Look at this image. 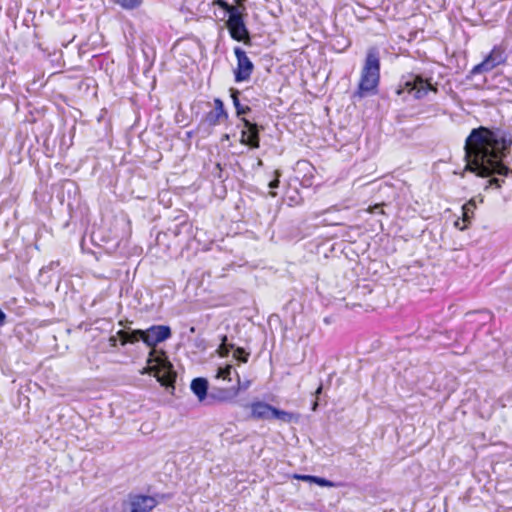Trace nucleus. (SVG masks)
<instances>
[{"mask_svg": "<svg viewBox=\"0 0 512 512\" xmlns=\"http://www.w3.org/2000/svg\"><path fill=\"white\" fill-rule=\"evenodd\" d=\"M512 134L501 127L479 126L473 128L465 140V171L478 177L488 178L492 174L506 175L504 165L510 154Z\"/></svg>", "mask_w": 512, "mask_h": 512, "instance_id": "1", "label": "nucleus"}, {"mask_svg": "<svg viewBox=\"0 0 512 512\" xmlns=\"http://www.w3.org/2000/svg\"><path fill=\"white\" fill-rule=\"evenodd\" d=\"M379 81L380 52L377 47H370L367 50L358 89L353 93V98L362 99L369 94H375L377 92Z\"/></svg>", "mask_w": 512, "mask_h": 512, "instance_id": "2", "label": "nucleus"}, {"mask_svg": "<svg viewBox=\"0 0 512 512\" xmlns=\"http://www.w3.org/2000/svg\"><path fill=\"white\" fill-rule=\"evenodd\" d=\"M216 4L223 9L228 16L226 27L228 28L230 37L237 42L250 44L251 36L245 23V16L247 15L245 13V6L232 5L225 0H217Z\"/></svg>", "mask_w": 512, "mask_h": 512, "instance_id": "3", "label": "nucleus"}, {"mask_svg": "<svg viewBox=\"0 0 512 512\" xmlns=\"http://www.w3.org/2000/svg\"><path fill=\"white\" fill-rule=\"evenodd\" d=\"M147 363L149 365V373H153L161 386L173 393L175 390L177 373L166 354L164 352L161 354L150 352Z\"/></svg>", "mask_w": 512, "mask_h": 512, "instance_id": "4", "label": "nucleus"}, {"mask_svg": "<svg viewBox=\"0 0 512 512\" xmlns=\"http://www.w3.org/2000/svg\"><path fill=\"white\" fill-rule=\"evenodd\" d=\"M429 91L437 92V88L431 83V78H425L420 74L410 73L402 77L396 93L401 95L407 92L408 94H412L415 99H422Z\"/></svg>", "mask_w": 512, "mask_h": 512, "instance_id": "5", "label": "nucleus"}, {"mask_svg": "<svg viewBox=\"0 0 512 512\" xmlns=\"http://www.w3.org/2000/svg\"><path fill=\"white\" fill-rule=\"evenodd\" d=\"M250 407V418L253 420H280L284 423H290L294 419V414L276 408L264 401H255L248 405Z\"/></svg>", "mask_w": 512, "mask_h": 512, "instance_id": "6", "label": "nucleus"}, {"mask_svg": "<svg viewBox=\"0 0 512 512\" xmlns=\"http://www.w3.org/2000/svg\"><path fill=\"white\" fill-rule=\"evenodd\" d=\"M243 129L241 131L240 143L248 146L250 149H258L260 147V132L264 129L254 120L246 117L241 118Z\"/></svg>", "mask_w": 512, "mask_h": 512, "instance_id": "7", "label": "nucleus"}, {"mask_svg": "<svg viewBox=\"0 0 512 512\" xmlns=\"http://www.w3.org/2000/svg\"><path fill=\"white\" fill-rule=\"evenodd\" d=\"M155 507V499L150 495L129 493L123 512H151Z\"/></svg>", "mask_w": 512, "mask_h": 512, "instance_id": "8", "label": "nucleus"}, {"mask_svg": "<svg viewBox=\"0 0 512 512\" xmlns=\"http://www.w3.org/2000/svg\"><path fill=\"white\" fill-rule=\"evenodd\" d=\"M234 54L237 59V67L234 70L235 82L240 83L250 79L254 70V64L247 56L246 52L239 46L234 48Z\"/></svg>", "mask_w": 512, "mask_h": 512, "instance_id": "9", "label": "nucleus"}, {"mask_svg": "<svg viewBox=\"0 0 512 512\" xmlns=\"http://www.w3.org/2000/svg\"><path fill=\"white\" fill-rule=\"evenodd\" d=\"M172 336V330L168 325H152L143 330V343L148 347H155Z\"/></svg>", "mask_w": 512, "mask_h": 512, "instance_id": "10", "label": "nucleus"}, {"mask_svg": "<svg viewBox=\"0 0 512 512\" xmlns=\"http://www.w3.org/2000/svg\"><path fill=\"white\" fill-rule=\"evenodd\" d=\"M236 375H237L238 385L230 387V388H214L209 393V397L206 402V405H213L216 402L224 403V402L233 401L237 397V395L239 394V391L241 389L239 374L236 373Z\"/></svg>", "mask_w": 512, "mask_h": 512, "instance_id": "11", "label": "nucleus"}, {"mask_svg": "<svg viewBox=\"0 0 512 512\" xmlns=\"http://www.w3.org/2000/svg\"><path fill=\"white\" fill-rule=\"evenodd\" d=\"M228 119V112L225 109L224 103L220 98L214 99V110H211L205 114L201 124H207L208 126H216L220 124L222 120Z\"/></svg>", "mask_w": 512, "mask_h": 512, "instance_id": "12", "label": "nucleus"}, {"mask_svg": "<svg viewBox=\"0 0 512 512\" xmlns=\"http://www.w3.org/2000/svg\"><path fill=\"white\" fill-rule=\"evenodd\" d=\"M191 391L195 394L198 401L201 403H204L206 405V402L209 397L208 389H209V382L204 377H197L194 378L191 381L190 384Z\"/></svg>", "mask_w": 512, "mask_h": 512, "instance_id": "13", "label": "nucleus"}, {"mask_svg": "<svg viewBox=\"0 0 512 512\" xmlns=\"http://www.w3.org/2000/svg\"><path fill=\"white\" fill-rule=\"evenodd\" d=\"M507 56L505 50L499 46H495L490 53L484 58V62L491 71L497 66L506 62Z\"/></svg>", "mask_w": 512, "mask_h": 512, "instance_id": "14", "label": "nucleus"}, {"mask_svg": "<svg viewBox=\"0 0 512 512\" xmlns=\"http://www.w3.org/2000/svg\"><path fill=\"white\" fill-rule=\"evenodd\" d=\"M230 97L232 99L234 108L236 110V116L241 120L242 117L250 114L252 109L249 105L242 103L240 99L241 92L236 88L229 89Z\"/></svg>", "mask_w": 512, "mask_h": 512, "instance_id": "15", "label": "nucleus"}, {"mask_svg": "<svg viewBox=\"0 0 512 512\" xmlns=\"http://www.w3.org/2000/svg\"><path fill=\"white\" fill-rule=\"evenodd\" d=\"M476 208L475 202L473 200L468 201L466 204L462 206V222L467 223L468 225L471 222V219L474 215V210Z\"/></svg>", "mask_w": 512, "mask_h": 512, "instance_id": "16", "label": "nucleus"}, {"mask_svg": "<svg viewBox=\"0 0 512 512\" xmlns=\"http://www.w3.org/2000/svg\"><path fill=\"white\" fill-rule=\"evenodd\" d=\"M115 4L119 5L124 10H135L138 9L142 4L143 0H113Z\"/></svg>", "mask_w": 512, "mask_h": 512, "instance_id": "17", "label": "nucleus"}, {"mask_svg": "<svg viewBox=\"0 0 512 512\" xmlns=\"http://www.w3.org/2000/svg\"><path fill=\"white\" fill-rule=\"evenodd\" d=\"M234 346H235L234 344H228L227 336L223 335L221 337V344L217 348V353L219 354L220 357H228L231 350L234 349Z\"/></svg>", "mask_w": 512, "mask_h": 512, "instance_id": "18", "label": "nucleus"}, {"mask_svg": "<svg viewBox=\"0 0 512 512\" xmlns=\"http://www.w3.org/2000/svg\"><path fill=\"white\" fill-rule=\"evenodd\" d=\"M128 338L125 339L126 342L130 344H134L138 341H143V330L142 329H135V330H128Z\"/></svg>", "mask_w": 512, "mask_h": 512, "instance_id": "19", "label": "nucleus"}, {"mask_svg": "<svg viewBox=\"0 0 512 512\" xmlns=\"http://www.w3.org/2000/svg\"><path fill=\"white\" fill-rule=\"evenodd\" d=\"M233 358L236 359L240 363H247L249 359V353L245 351L242 347H234Z\"/></svg>", "mask_w": 512, "mask_h": 512, "instance_id": "20", "label": "nucleus"}, {"mask_svg": "<svg viewBox=\"0 0 512 512\" xmlns=\"http://www.w3.org/2000/svg\"><path fill=\"white\" fill-rule=\"evenodd\" d=\"M311 478L312 479H311L310 483H314L320 487H336L337 486L333 481L328 480L323 477H320V476L312 475Z\"/></svg>", "mask_w": 512, "mask_h": 512, "instance_id": "21", "label": "nucleus"}, {"mask_svg": "<svg viewBox=\"0 0 512 512\" xmlns=\"http://www.w3.org/2000/svg\"><path fill=\"white\" fill-rule=\"evenodd\" d=\"M232 369H233L232 365H226L224 367L218 368L217 378H222L224 380L231 381L230 375H231Z\"/></svg>", "mask_w": 512, "mask_h": 512, "instance_id": "22", "label": "nucleus"}, {"mask_svg": "<svg viewBox=\"0 0 512 512\" xmlns=\"http://www.w3.org/2000/svg\"><path fill=\"white\" fill-rule=\"evenodd\" d=\"M487 72H490V70L488 69L487 65L485 64L484 60L475 65L471 71H470V76H473V75H477V74H482V73H487Z\"/></svg>", "mask_w": 512, "mask_h": 512, "instance_id": "23", "label": "nucleus"}, {"mask_svg": "<svg viewBox=\"0 0 512 512\" xmlns=\"http://www.w3.org/2000/svg\"><path fill=\"white\" fill-rule=\"evenodd\" d=\"M150 497H153L156 502V506L161 503L168 500H171L173 498L172 493H155L154 495H150Z\"/></svg>", "mask_w": 512, "mask_h": 512, "instance_id": "24", "label": "nucleus"}, {"mask_svg": "<svg viewBox=\"0 0 512 512\" xmlns=\"http://www.w3.org/2000/svg\"><path fill=\"white\" fill-rule=\"evenodd\" d=\"M494 174H492L490 177V179L488 180V185L485 187L486 189L491 187V186H494L495 188H500L502 183L504 182V180H501L499 178H495V177H492Z\"/></svg>", "mask_w": 512, "mask_h": 512, "instance_id": "25", "label": "nucleus"}, {"mask_svg": "<svg viewBox=\"0 0 512 512\" xmlns=\"http://www.w3.org/2000/svg\"><path fill=\"white\" fill-rule=\"evenodd\" d=\"M275 175L276 177L271 180L268 184L269 188L270 189H276L279 187V184H280V180H279V177H280V172L279 171H275Z\"/></svg>", "mask_w": 512, "mask_h": 512, "instance_id": "26", "label": "nucleus"}, {"mask_svg": "<svg viewBox=\"0 0 512 512\" xmlns=\"http://www.w3.org/2000/svg\"><path fill=\"white\" fill-rule=\"evenodd\" d=\"M128 330H119L117 332V337L119 338L121 345H126L128 342L125 341L126 338H128Z\"/></svg>", "mask_w": 512, "mask_h": 512, "instance_id": "27", "label": "nucleus"}, {"mask_svg": "<svg viewBox=\"0 0 512 512\" xmlns=\"http://www.w3.org/2000/svg\"><path fill=\"white\" fill-rule=\"evenodd\" d=\"M312 475H307V474H294L293 475V478L294 479H297V480H301V481H304V482H311V478Z\"/></svg>", "mask_w": 512, "mask_h": 512, "instance_id": "28", "label": "nucleus"}, {"mask_svg": "<svg viewBox=\"0 0 512 512\" xmlns=\"http://www.w3.org/2000/svg\"><path fill=\"white\" fill-rule=\"evenodd\" d=\"M455 227L458 228L459 230H465L466 228H468V224L467 223H463L462 222V219H458L455 221L454 223Z\"/></svg>", "mask_w": 512, "mask_h": 512, "instance_id": "29", "label": "nucleus"}, {"mask_svg": "<svg viewBox=\"0 0 512 512\" xmlns=\"http://www.w3.org/2000/svg\"><path fill=\"white\" fill-rule=\"evenodd\" d=\"M214 175L218 178H222V167L220 163H217L215 165V172Z\"/></svg>", "mask_w": 512, "mask_h": 512, "instance_id": "30", "label": "nucleus"}, {"mask_svg": "<svg viewBox=\"0 0 512 512\" xmlns=\"http://www.w3.org/2000/svg\"><path fill=\"white\" fill-rule=\"evenodd\" d=\"M7 320V315L4 313V311L0 308V327L4 326Z\"/></svg>", "mask_w": 512, "mask_h": 512, "instance_id": "31", "label": "nucleus"}, {"mask_svg": "<svg viewBox=\"0 0 512 512\" xmlns=\"http://www.w3.org/2000/svg\"><path fill=\"white\" fill-rule=\"evenodd\" d=\"M188 228H191V224H189V223H181V224L177 227V230L175 231V235H178V233L180 232V230H182V229H188Z\"/></svg>", "mask_w": 512, "mask_h": 512, "instance_id": "32", "label": "nucleus"}, {"mask_svg": "<svg viewBox=\"0 0 512 512\" xmlns=\"http://www.w3.org/2000/svg\"><path fill=\"white\" fill-rule=\"evenodd\" d=\"M371 212L374 213V214H376V213H380V214L384 213L381 205H374L373 207H371Z\"/></svg>", "mask_w": 512, "mask_h": 512, "instance_id": "33", "label": "nucleus"}, {"mask_svg": "<svg viewBox=\"0 0 512 512\" xmlns=\"http://www.w3.org/2000/svg\"><path fill=\"white\" fill-rule=\"evenodd\" d=\"M302 184H303L304 186H307V187H308V186H311V185H312L311 179H309V178H305V179H303Z\"/></svg>", "mask_w": 512, "mask_h": 512, "instance_id": "34", "label": "nucleus"}, {"mask_svg": "<svg viewBox=\"0 0 512 512\" xmlns=\"http://www.w3.org/2000/svg\"><path fill=\"white\" fill-rule=\"evenodd\" d=\"M322 390H323V385L320 384L315 391V395L318 397L322 393Z\"/></svg>", "mask_w": 512, "mask_h": 512, "instance_id": "35", "label": "nucleus"}, {"mask_svg": "<svg viewBox=\"0 0 512 512\" xmlns=\"http://www.w3.org/2000/svg\"><path fill=\"white\" fill-rule=\"evenodd\" d=\"M317 406H318V402H317V400H315L312 405V410L315 411L317 409Z\"/></svg>", "mask_w": 512, "mask_h": 512, "instance_id": "36", "label": "nucleus"}, {"mask_svg": "<svg viewBox=\"0 0 512 512\" xmlns=\"http://www.w3.org/2000/svg\"><path fill=\"white\" fill-rule=\"evenodd\" d=\"M110 341L112 342V346H116V338L115 337H111L110 338Z\"/></svg>", "mask_w": 512, "mask_h": 512, "instance_id": "37", "label": "nucleus"}]
</instances>
